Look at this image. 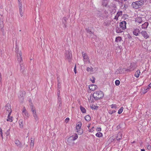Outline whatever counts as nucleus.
Masks as SVG:
<instances>
[{
    "label": "nucleus",
    "mask_w": 151,
    "mask_h": 151,
    "mask_svg": "<svg viewBox=\"0 0 151 151\" xmlns=\"http://www.w3.org/2000/svg\"><path fill=\"white\" fill-rule=\"evenodd\" d=\"M145 2V0H139L133 2L131 6L135 9L140 8L144 5Z\"/></svg>",
    "instance_id": "obj_1"
},
{
    "label": "nucleus",
    "mask_w": 151,
    "mask_h": 151,
    "mask_svg": "<svg viewBox=\"0 0 151 151\" xmlns=\"http://www.w3.org/2000/svg\"><path fill=\"white\" fill-rule=\"evenodd\" d=\"M104 96L103 92L101 91H95L93 95V98L96 101L102 99Z\"/></svg>",
    "instance_id": "obj_2"
},
{
    "label": "nucleus",
    "mask_w": 151,
    "mask_h": 151,
    "mask_svg": "<svg viewBox=\"0 0 151 151\" xmlns=\"http://www.w3.org/2000/svg\"><path fill=\"white\" fill-rule=\"evenodd\" d=\"M127 22L125 21H123L119 23V28L117 27L116 29V32L118 33H122L123 31L122 30L125 29H126Z\"/></svg>",
    "instance_id": "obj_3"
},
{
    "label": "nucleus",
    "mask_w": 151,
    "mask_h": 151,
    "mask_svg": "<svg viewBox=\"0 0 151 151\" xmlns=\"http://www.w3.org/2000/svg\"><path fill=\"white\" fill-rule=\"evenodd\" d=\"M16 52L17 56L18 61L19 63V65L21 66L23 65L22 53L21 51H19V49L17 47L16 48Z\"/></svg>",
    "instance_id": "obj_4"
},
{
    "label": "nucleus",
    "mask_w": 151,
    "mask_h": 151,
    "mask_svg": "<svg viewBox=\"0 0 151 151\" xmlns=\"http://www.w3.org/2000/svg\"><path fill=\"white\" fill-rule=\"evenodd\" d=\"M82 123L81 122H78L76 124V129L77 132L79 134H81L83 133V131L81 129Z\"/></svg>",
    "instance_id": "obj_5"
},
{
    "label": "nucleus",
    "mask_w": 151,
    "mask_h": 151,
    "mask_svg": "<svg viewBox=\"0 0 151 151\" xmlns=\"http://www.w3.org/2000/svg\"><path fill=\"white\" fill-rule=\"evenodd\" d=\"M123 67H121L119 68L116 71L117 73H124L125 71H130V70L129 69H126L122 68Z\"/></svg>",
    "instance_id": "obj_6"
},
{
    "label": "nucleus",
    "mask_w": 151,
    "mask_h": 151,
    "mask_svg": "<svg viewBox=\"0 0 151 151\" xmlns=\"http://www.w3.org/2000/svg\"><path fill=\"white\" fill-rule=\"evenodd\" d=\"M72 57L71 51L69 50L66 51L65 58L69 62Z\"/></svg>",
    "instance_id": "obj_7"
},
{
    "label": "nucleus",
    "mask_w": 151,
    "mask_h": 151,
    "mask_svg": "<svg viewBox=\"0 0 151 151\" xmlns=\"http://www.w3.org/2000/svg\"><path fill=\"white\" fill-rule=\"evenodd\" d=\"M82 56L83 58V61L85 63H87L90 62L89 58L87 55L83 52H82Z\"/></svg>",
    "instance_id": "obj_8"
},
{
    "label": "nucleus",
    "mask_w": 151,
    "mask_h": 151,
    "mask_svg": "<svg viewBox=\"0 0 151 151\" xmlns=\"http://www.w3.org/2000/svg\"><path fill=\"white\" fill-rule=\"evenodd\" d=\"M22 114L24 118L26 119H27L29 116V114L26 110L25 107H24L23 109Z\"/></svg>",
    "instance_id": "obj_9"
},
{
    "label": "nucleus",
    "mask_w": 151,
    "mask_h": 151,
    "mask_svg": "<svg viewBox=\"0 0 151 151\" xmlns=\"http://www.w3.org/2000/svg\"><path fill=\"white\" fill-rule=\"evenodd\" d=\"M5 109L6 111V113H11L12 110L11 109V106L9 104H7L5 106Z\"/></svg>",
    "instance_id": "obj_10"
},
{
    "label": "nucleus",
    "mask_w": 151,
    "mask_h": 151,
    "mask_svg": "<svg viewBox=\"0 0 151 151\" xmlns=\"http://www.w3.org/2000/svg\"><path fill=\"white\" fill-rule=\"evenodd\" d=\"M78 138V135L77 134L75 133L74 135H73L72 136L69 137L68 139V142L71 140L74 141L76 140Z\"/></svg>",
    "instance_id": "obj_11"
},
{
    "label": "nucleus",
    "mask_w": 151,
    "mask_h": 151,
    "mask_svg": "<svg viewBox=\"0 0 151 151\" xmlns=\"http://www.w3.org/2000/svg\"><path fill=\"white\" fill-rule=\"evenodd\" d=\"M19 14L21 17H22L23 16V14L24 13V11L22 7V4H20L19 5Z\"/></svg>",
    "instance_id": "obj_12"
},
{
    "label": "nucleus",
    "mask_w": 151,
    "mask_h": 151,
    "mask_svg": "<svg viewBox=\"0 0 151 151\" xmlns=\"http://www.w3.org/2000/svg\"><path fill=\"white\" fill-rule=\"evenodd\" d=\"M134 21L136 24L138 25L142 23L143 22V20L141 17H137L135 19Z\"/></svg>",
    "instance_id": "obj_13"
},
{
    "label": "nucleus",
    "mask_w": 151,
    "mask_h": 151,
    "mask_svg": "<svg viewBox=\"0 0 151 151\" xmlns=\"http://www.w3.org/2000/svg\"><path fill=\"white\" fill-rule=\"evenodd\" d=\"M26 92L25 91H20L19 94V97L22 100L23 99V97L25 96Z\"/></svg>",
    "instance_id": "obj_14"
},
{
    "label": "nucleus",
    "mask_w": 151,
    "mask_h": 151,
    "mask_svg": "<svg viewBox=\"0 0 151 151\" xmlns=\"http://www.w3.org/2000/svg\"><path fill=\"white\" fill-rule=\"evenodd\" d=\"M140 33L145 39H146L149 38V35L145 31H142Z\"/></svg>",
    "instance_id": "obj_15"
},
{
    "label": "nucleus",
    "mask_w": 151,
    "mask_h": 151,
    "mask_svg": "<svg viewBox=\"0 0 151 151\" xmlns=\"http://www.w3.org/2000/svg\"><path fill=\"white\" fill-rule=\"evenodd\" d=\"M140 31L139 29L137 28L133 29V34L136 36H137L138 35Z\"/></svg>",
    "instance_id": "obj_16"
},
{
    "label": "nucleus",
    "mask_w": 151,
    "mask_h": 151,
    "mask_svg": "<svg viewBox=\"0 0 151 151\" xmlns=\"http://www.w3.org/2000/svg\"><path fill=\"white\" fill-rule=\"evenodd\" d=\"M97 86L94 84L91 85L89 86V88L92 91H94L97 88Z\"/></svg>",
    "instance_id": "obj_17"
},
{
    "label": "nucleus",
    "mask_w": 151,
    "mask_h": 151,
    "mask_svg": "<svg viewBox=\"0 0 151 151\" xmlns=\"http://www.w3.org/2000/svg\"><path fill=\"white\" fill-rule=\"evenodd\" d=\"M122 11H118L116 15L115 16L114 19L116 20H118V17L120 16H122Z\"/></svg>",
    "instance_id": "obj_18"
},
{
    "label": "nucleus",
    "mask_w": 151,
    "mask_h": 151,
    "mask_svg": "<svg viewBox=\"0 0 151 151\" xmlns=\"http://www.w3.org/2000/svg\"><path fill=\"white\" fill-rule=\"evenodd\" d=\"M32 114L35 119V120L37 121L38 119V118L37 115L36 114V110L35 111H33L32 112Z\"/></svg>",
    "instance_id": "obj_19"
},
{
    "label": "nucleus",
    "mask_w": 151,
    "mask_h": 151,
    "mask_svg": "<svg viewBox=\"0 0 151 151\" xmlns=\"http://www.w3.org/2000/svg\"><path fill=\"white\" fill-rule=\"evenodd\" d=\"M148 24V22H145L141 25V27L142 29H146L147 28Z\"/></svg>",
    "instance_id": "obj_20"
},
{
    "label": "nucleus",
    "mask_w": 151,
    "mask_h": 151,
    "mask_svg": "<svg viewBox=\"0 0 151 151\" xmlns=\"http://www.w3.org/2000/svg\"><path fill=\"white\" fill-rule=\"evenodd\" d=\"M15 143L17 147H21L22 143L18 140H16Z\"/></svg>",
    "instance_id": "obj_21"
},
{
    "label": "nucleus",
    "mask_w": 151,
    "mask_h": 151,
    "mask_svg": "<svg viewBox=\"0 0 151 151\" xmlns=\"http://www.w3.org/2000/svg\"><path fill=\"white\" fill-rule=\"evenodd\" d=\"M109 0H102V4L103 6H106Z\"/></svg>",
    "instance_id": "obj_22"
},
{
    "label": "nucleus",
    "mask_w": 151,
    "mask_h": 151,
    "mask_svg": "<svg viewBox=\"0 0 151 151\" xmlns=\"http://www.w3.org/2000/svg\"><path fill=\"white\" fill-rule=\"evenodd\" d=\"M122 134L120 133H119L117 134V136H116V139L117 140H119L122 139Z\"/></svg>",
    "instance_id": "obj_23"
},
{
    "label": "nucleus",
    "mask_w": 151,
    "mask_h": 151,
    "mask_svg": "<svg viewBox=\"0 0 151 151\" xmlns=\"http://www.w3.org/2000/svg\"><path fill=\"white\" fill-rule=\"evenodd\" d=\"M87 70L88 72H90L91 73H92L94 72L93 68L92 67H88L87 68Z\"/></svg>",
    "instance_id": "obj_24"
},
{
    "label": "nucleus",
    "mask_w": 151,
    "mask_h": 151,
    "mask_svg": "<svg viewBox=\"0 0 151 151\" xmlns=\"http://www.w3.org/2000/svg\"><path fill=\"white\" fill-rule=\"evenodd\" d=\"M11 114V113H9V114H8V119H7V121H9L10 122H12L13 121L12 119V117L10 116Z\"/></svg>",
    "instance_id": "obj_25"
},
{
    "label": "nucleus",
    "mask_w": 151,
    "mask_h": 151,
    "mask_svg": "<svg viewBox=\"0 0 151 151\" xmlns=\"http://www.w3.org/2000/svg\"><path fill=\"white\" fill-rule=\"evenodd\" d=\"M140 73V72L139 70H138L135 72L134 76L136 78H138Z\"/></svg>",
    "instance_id": "obj_26"
},
{
    "label": "nucleus",
    "mask_w": 151,
    "mask_h": 151,
    "mask_svg": "<svg viewBox=\"0 0 151 151\" xmlns=\"http://www.w3.org/2000/svg\"><path fill=\"white\" fill-rule=\"evenodd\" d=\"M34 139L31 138V142L30 143V147L31 148H32L34 146Z\"/></svg>",
    "instance_id": "obj_27"
},
{
    "label": "nucleus",
    "mask_w": 151,
    "mask_h": 151,
    "mask_svg": "<svg viewBox=\"0 0 151 151\" xmlns=\"http://www.w3.org/2000/svg\"><path fill=\"white\" fill-rule=\"evenodd\" d=\"M80 109L81 111L83 113H85L86 112V109L81 106H80Z\"/></svg>",
    "instance_id": "obj_28"
},
{
    "label": "nucleus",
    "mask_w": 151,
    "mask_h": 151,
    "mask_svg": "<svg viewBox=\"0 0 151 151\" xmlns=\"http://www.w3.org/2000/svg\"><path fill=\"white\" fill-rule=\"evenodd\" d=\"M62 101L61 98L59 97L58 98V103L59 104V106H62Z\"/></svg>",
    "instance_id": "obj_29"
},
{
    "label": "nucleus",
    "mask_w": 151,
    "mask_h": 151,
    "mask_svg": "<svg viewBox=\"0 0 151 151\" xmlns=\"http://www.w3.org/2000/svg\"><path fill=\"white\" fill-rule=\"evenodd\" d=\"M84 118L87 121H90L91 119V117L88 115H87L85 116Z\"/></svg>",
    "instance_id": "obj_30"
},
{
    "label": "nucleus",
    "mask_w": 151,
    "mask_h": 151,
    "mask_svg": "<svg viewBox=\"0 0 151 151\" xmlns=\"http://www.w3.org/2000/svg\"><path fill=\"white\" fill-rule=\"evenodd\" d=\"M87 32L89 34L91 35L93 34V32L91 31V29L89 28H88L86 29Z\"/></svg>",
    "instance_id": "obj_31"
},
{
    "label": "nucleus",
    "mask_w": 151,
    "mask_h": 151,
    "mask_svg": "<svg viewBox=\"0 0 151 151\" xmlns=\"http://www.w3.org/2000/svg\"><path fill=\"white\" fill-rule=\"evenodd\" d=\"M96 135L97 137H102L103 134L100 132H98L96 134Z\"/></svg>",
    "instance_id": "obj_32"
},
{
    "label": "nucleus",
    "mask_w": 151,
    "mask_h": 151,
    "mask_svg": "<svg viewBox=\"0 0 151 151\" xmlns=\"http://www.w3.org/2000/svg\"><path fill=\"white\" fill-rule=\"evenodd\" d=\"M123 107H121L118 110V113L119 114H121L122 111H123Z\"/></svg>",
    "instance_id": "obj_33"
},
{
    "label": "nucleus",
    "mask_w": 151,
    "mask_h": 151,
    "mask_svg": "<svg viewBox=\"0 0 151 151\" xmlns=\"http://www.w3.org/2000/svg\"><path fill=\"white\" fill-rule=\"evenodd\" d=\"M95 78H94V77L92 76V78H90V81H91L93 83H95Z\"/></svg>",
    "instance_id": "obj_34"
},
{
    "label": "nucleus",
    "mask_w": 151,
    "mask_h": 151,
    "mask_svg": "<svg viewBox=\"0 0 151 151\" xmlns=\"http://www.w3.org/2000/svg\"><path fill=\"white\" fill-rule=\"evenodd\" d=\"M120 83V82L119 80H116L115 81V84L117 86H119V85Z\"/></svg>",
    "instance_id": "obj_35"
},
{
    "label": "nucleus",
    "mask_w": 151,
    "mask_h": 151,
    "mask_svg": "<svg viewBox=\"0 0 151 151\" xmlns=\"http://www.w3.org/2000/svg\"><path fill=\"white\" fill-rule=\"evenodd\" d=\"M58 78V85H57L58 88H60V83L59 82V79H58V78Z\"/></svg>",
    "instance_id": "obj_36"
},
{
    "label": "nucleus",
    "mask_w": 151,
    "mask_h": 151,
    "mask_svg": "<svg viewBox=\"0 0 151 151\" xmlns=\"http://www.w3.org/2000/svg\"><path fill=\"white\" fill-rule=\"evenodd\" d=\"M121 37H117L116 39V41L117 42L120 41L121 40Z\"/></svg>",
    "instance_id": "obj_37"
},
{
    "label": "nucleus",
    "mask_w": 151,
    "mask_h": 151,
    "mask_svg": "<svg viewBox=\"0 0 151 151\" xmlns=\"http://www.w3.org/2000/svg\"><path fill=\"white\" fill-rule=\"evenodd\" d=\"M31 109L32 112L33 111H35L36 110L35 109L32 105L31 106Z\"/></svg>",
    "instance_id": "obj_38"
},
{
    "label": "nucleus",
    "mask_w": 151,
    "mask_h": 151,
    "mask_svg": "<svg viewBox=\"0 0 151 151\" xmlns=\"http://www.w3.org/2000/svg\"><path fill=\"white\" fill-rule=\"evenodd\" d=\"M58 92H57V95L58 97H60V88H58Z\"/></svg>",
    "instance_id": "obj_39"
},
{
    "label": "nucleus",
    "mask_w": 151,
    "mask_h": 151,
    "mask_svg": "<svg viewBox=\"0 0 151 151\" xmlns=\"http://www.w3.org/2000/svg\"><path fill=\"white\" fill-rule=\"evenodd\" d=\"M111 108H116V105L115 104H112L111 105Z\"/></svg>",
    "instance_id": "obj_40"
},
{
    "label": "nucleus",
    "mask_w": 151,
    "mask_h": 151,
    "mask_svg": "<svg viewBox=\"0 0 151 151\" xmlns=\"http://www.w3.org/2000/svg\"><path fill=\"white\" fill-rule=\"evenodd\" d=\"M101 129L100 127H97L96 128V130L97 132H100L101 131Z\"/></svg>",
    "instance_id": "obj_41"
},
{
    "label": "nucleus",
    "mask_w": 151,
    "mask_h": 151,
    "mask_svg": "<svg viewBox=\"0 0 151 151\" xmlns=\"http://www.w3.org/2000/svg\"><path fill=\"white\" fill-rule=\"evenodd\" d=\"M116 112V111L115 110L113 111H110L109 112V113L110 114H112L113 113H114Z\"/></svg>",
    "instance_id": "obj_42"
},
{
    "label": "nucleus",
    "mask_w": 151,
    "mask_h": 151,
    "mask_svg": "<svg viewBox=\"0 0 151 151\" xmlns=\"http://www.w3.org/2000/svg\"><path fill=\"white\" fill-rule=\"evenodd\" d=\"M125 6L124 4V6H123V5H122L121 6H120V7L122 9H126V7H125Z\"/></svg>",
    "instance_id": "obj_43"
},
{
    "label": "nucleus",
    "mask_w": 151,
    "mask_h": 151,
    "mask_svg": "<svg viewBox=\"0 0 151 151\" xmlns=\"http://www.w3.org/2000/svg\"><path fill=\"white\" fill-rule=\"evenodd\" d=\"M22 122H23L22 121H19V125H20V127H22Z\"/></svg>",
    "instance_id": "obj_44"
},
{
    "label": "nucleus",
    "mask_w": 151,
    "mask_h": 151,
    "mask_svg": "<svg viewBox=\"0 0 151 151\" xmlns=\"http://www.w3.org/2000/svg\"><path fill=\"white\" fill-rule=\"evenodd\" d=\"M76 67H74V72H75V73H76V74L77 73L76 70Z\"/></svg>",
    "instance_id": "obj_45"
},
{
    "label": "nucleus",
    "mask_w": 151,
    "mask_h": 151,
    "mask_svg": "<svg viewBox=\"0 0 151 151\" xmlns=\"http://www.w3.org/2000/svg\"><path fill=\"white\" fill-rule=\"evenodd\" d=\"M151 148V146L150 145H148L147 146V148L148 149H150Z\"/></svg>",
    "instance_id": "obj_46"
},
{
    "label": "nucleus",
    "mask_w": 151,
    "mask_h": 151,
    "mask_svg": "<svg viewBox=\"0 0 151 151\" xmlns=\"http://www.w3.org/2000/svg\"><path fill=\"white\" fill-rule=\"evenodd\" d=\"M21 0H18L19 5L20 4H22Z\"/></svg>",
    "instance_id": "obj_47"
},
{
    "label": "nucleus",
    "mask_w": 151,
    "mask_h": 151,
    "mask_svg": "<svg viewBox=\"0 0 151 151\" xmlns=\"http://www.w3.org/2000/svg\"><path fill=\"white\" fill-rule=\"evenodd\" d=\"M6 136H8L9 134V132H8V131H7L6 132Z\"/></svg>",
    "instance_id": "obj_48"
},
{
    "label": "nucleus",
    "mask_w": 151,
    "mask_h": 151,
    "mask_svg": "<svg viewBox=\"0 0 151 151\" xmlns=\"http://www.w3.org/2000/svg\"><path fill=\"white\" fill-rule=\"evenodd\" d=\"M135 65V63H131L130 64V66H133V65Z\"/></svg>",
    "instance_id": "obj_49"
},
{
    "label": "nucleus",
    "mask_w": 151,
    "mask_h": 151,
    "mask_svg": "<svg viewBox=\"0 0 151 151\" xmlns=\"http://www.w3.org/2000/svg\"><path fill=\"white\" fill-rule=\"evenodd\" d=\"M2 80V77L1 73H0V82Z\"/></svg>",
    "instance_id": "obj_50"
},
{
    "label": "nucleus",
    "mask_w": 151,
    "mask_h": 151,
    "mask_svg": "<svg viewBox=\"0 0 151 151\" xmlns=\"http://www.w3.org/2000/svg\"><path fill=\"white\" fill-rule=\"evenodd\" d=\"M69 120V118L68 117H67L66 118V119H65V121L66 122V121H68Z\"/></svg>",
    "instance_id": "obj_51"
},
{
    "label": "nucleus",
    "mask_w": 151,
    "mask_h": 151,
    "mask_svg": "<svg viewBox=\"0 0 151 151\" xmlns=\"http://www.w3.org/2000/svg\"><path fill=\"white\" fill-rule=\"evenodd\" d=\"M148 86L150 88L151 87V83H150L149 85Z\"/></svg>",
    "instance_id": "obj_52"
},
{
    "label": "nucleus",
    "mask_w": 151,
    "mask_h": 151,
    "mask_svg": "<svg viewBox=\"0 0 151 151\" xmlns=\"http://www.w3.org/2000/svg\"><path fill=\"white\" fill-rule=\"evenodd\" d=\"M1 138H2V139H3V135H1Z\"/></svg>",
    "instance_id": "obj_53"
},
{
    "label": "nucleus",
    "mask_w": 151,
    "mask_h": 151,
    "mask_svg": "<svg viewBox=\"0 0 151 151\" xmlns=\"http://www.w3.org/2000/svg\"><path fill=\"white\" fill-rule=\"evenodd\" d=\"M0 134H1V135H3V132H2V131L1 132H0Z\"/></svg>",
    "instance_id": "obj_54"
},
{
    "label": "nucleus",
    "mask_w": 151,
    "mask_h": 151,
    "mask_svg": "<svg viewBox=\"0 0 151 151\" xmlns=\"http://www.w3.org/2000/svg\"><path fill=\"white\" fill-rule=\"evenodd\" d=\"M66 18H65V17L63 19V20H64L65 21H66Z\"/></svg>",
    "instance_id": "obj_55"
},
{
    "label": "nucleus",
    "mask_w": 151,
    "mask_h": 151,
    "mask_svg": "<svg viewBox=\"0 0 151 151\" xmlns=\"http://www.w3.org/2000/svg\"><path fill=\"white\" fill-rule=\"evenodd\" d=\"M141 150V151H145V150L144 149H142Z\"/></svg>",
    "instance_id": "obj_56"
},
{
    "label": "nucleus",
    "mask_w": 151,
    "mask_h": 151,
    "mask_svg": "<svg viewBox=\"0 0 151 151\" xmlns=\"http://www.w3.org/2000/svg\"><path fill=\"white\" fill-rule=\"evenodd\" d=\"M90 127V125H88L87 126V127L89 128Z\"/></svg>",
    "instance_id": "obj_57"
},
{
    "label": "nucleus",
    "mask_w": 151,
    "mask_h": 151,
    "mask_svg": "<svg viewBox=\"0 0 151 151\" xmlns=\"http://www.w3.org/2000/svg\"><path fill=\"white\" fill-rule=\"evenodd\" d=\"M9 130H10V129H8V130H7V131H8V132H9Z\"/></svg>",
    "instance_id": "obj_58"
},
{
    "label": "nucleus",
    "mask_w": 151,
    "mask_h": 151,
    "mask_svg": "<svg viewBox=\"0 0 151 151\" xmlns=\"http://www.w3.org/2000/svg\"><path fill=\"white\" fill-rule=\"evenodd\" d=\"M150 3H151V0H150Z\"/></svg>",
    "instance_id": "obj_59"
}]
</instances>
